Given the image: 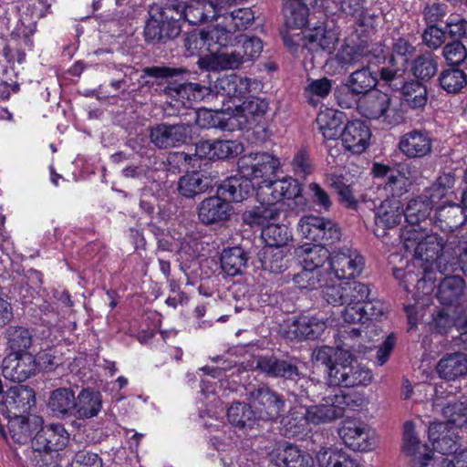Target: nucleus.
Returning a JSON list of instances; mask_svg holds the SVG:
<instances>
[{
    "label": "nucleus",
    "mask_w": 467,
    "mask_h": 467,
    "mask_svg": "<svg viewBox=\"0 0 467 467\" xmlns=\"http://www.w3.org/2000/svg\"><path fill=\"white\" fill-rule=\"evenodd\" d=\"M222 11L223 7L213 0L183 1V21L191 25L207 22L210 18L215 21L217 12Z\"/></svg>",
    "instance_id": "33"
},
{
    "label": "nucleus",
    "mask_w": 467,
    "mask_h": 467,
    "mask_svg": "<svg viewBox=\"0 0 467 467\" xmlns=\"http://www.w3.org/2000/svg\"><path fill=\"white\" fill-rule=\"evenodd\" d=\"M414 259L412 265H407L405 269L395 268L393 275L407 292H413L415 301L423 299V296L431 295L435 288V272L438 270L441 274L453 273L454 264H449L445 254H438L436 258L427 261L417 257L413 253H410Z\"/></svg>",
    "instance_id": "3"
},
{
    "label": "nucleus",
    "mask_w": 467,
    "mask_h": 467,
    "mask_svg": "<svg viewBox=\"0 0 467 467\" xmlns=\"http://www.w3.org/2000/svg\"><path fill=\"white\" fill-rule=\"evenodd\" d=\"M254 85V80L237 74L225 75L219 78L214 84V90L217 95L228 98H241L248 93Z\"/></svg>",
    "instance_id": "35"
},
{
    "label": "nucleus",
    "mask_w": 467,
    "mask_h": 467,
    "mask_svg": "<svg viewBox=\"0 0 467 467\" xmlns=\"http://www.w3.org/2000/svg\"><path fill=\"white\" fill-rule=\"evenodd\" d=\"M192 134V127L186 123L158 124L150 129V141L160 149L178 147L184 144Z\"/></svg>",
    "instance_id": "16"
},
{
    "label": "nucleus",
    "mask_w": 467,
    "mask_h": 467,
    "mask_svg": "<svg viewBox=\"0 0 467 467\" xmlns=\"http://www.w3.org/2000/svg\"><path fill=\"white\" fill-rule=\"evenodd\" d=\"M207 187L201 175L196 172L185 174L180 178L178 182L179 192L187 198L203 192Z\"/></svg>",
    "instance_id": "61"
},
{
    "label": "nucleus",
    "mask_w": 467,
    "mask_h": 467,
    "mask_svg": "<svg viewBox=\"0 0 467 467\" xmlns=\"http://www.w3.org/2000/svg\"><path fill=\"white\" fill-rule=\"evenodd\" d=\"M232 205L221 195L204 199L198 207V217L205 224L226 221L230 218Z\"/></svg>",
    "instance_id": "31"
},
{
    "label": "nucleus",
    "mask_w": 467,
    "mask_h": 467,
    "mask_svg": "<svg viewBox=\"0 0 467 467\" xmlns=\"http://www.w3.org/2000/svg\"><path fill=\"white\" fill-rule=\"evenodd\" d=\"M465 280L459 275H447L438 286L437 298L442 305L457 303L464 295Z\"/></svg>",
    "instance_id": "45"
},
{
    "label": "nucleus",
    "mask_w": 467,
    "mask_h": 467,
    "mask_svg": "<svg viewBox=\"0 0 467 467\" xmlns=\"http://www.w3.org/2000/svg\"><path fill=\"white\" fill-rule=\"evenodd\" d=\"M280 167V161L267 152L244 154L238 160V171L251 182L255 179L267 180Z\"/></svg>",
    "instance_id": "12"
},
{
    "label": "nucleus",
    "mask_w": 467,
    "mask_h": 467,
    "mask_svg": "<svg viewBox=\"0 0 467 467\" xmlns=\"http://www.w3.org/2000/svg\"><path fill=\"white\" fill-rule=\"evenodd\" d=\"M342 112L329 109L321 111L317 115V122L326 140H333L342 135Z\"/></svg>",
    "instance_id": "51"
},
{
    "label": "nucleus",
    "mask_w": 467,
    "mask_h": 467,
    "mask_svg": "<svg viewBox=\"0 0 467 467\" xmlns=\"http://www.w3.org/2000/svg\"><path fill=\"white\" fill-rule=\"evenodd\" d=\"M337 356L339 361L334 362L327 371V387L353 388L371 382V371L355 360L348 351L338 352Z\"/></svg>",
    "instance_id": "6"
},
{
    "label": "nucleus",
    "mask_w": 467,
    "mask_h": 467,
    "mask_svg": "<svg viewBox=\"0 0 467 467\" xmlns=\"http://www.w3.org/2000/svg\"><path fill=\"white\" fill-rule=\"evenodd\" d=\"M259 186L256 195L268 199L272 203H278L283 199H295L301 194V185L297 180L292 177H285L276 181H264Z\"/></svg>",
    "instance_id": "21"
},
{
    "label": "nucleus",
    "mask_w": 467,
    "mask_h": 467,
    "mask_svg": "<svg viewBox=\"0 0 467 467\" xmlns=\"http://www.w3.org/2000/svg\"><path fill=\"white\" fill-rule=\"evenodd\" d=\"M227 418L232 425L239 428H250L258 419L251 405L244 402H234L227 410Z\"/></svg>",
    "instance_id": "54"
},
{
    "label": "nucleus",
    "mask_w": 467,
    "mask_h": 467,
    "mask_svg": "<svg viewBox=\"0 0 467 467\" xmlns=\"http://www.w3.org/2000/svg\"><path fill=\"white\" fill-rule=\"evenodd\" d=\"M262 238L265 246L285 248L291 234L285 224L272 223L262 229Z\"/></svg>",
    "instance_id": "56"
},
{
    "label": "nucleus",
    "mask_w": 467,
    "mask_h": 467,
    "mask_svg": "<svg viewBox=\"0 0 467 467\" xmlns=\"http://www.w3.org/2000/svg\"><path fill=\"white\" fill-rule=\"evenodd\" d=\"M223 11L217 12L215 18V28L226 33L227 43L225 47H233L237 37L234 33L244 30L254 20V12L250 8H238L230 11L222 5Z\"/></svg>",
    "instance_id": "14"
},
{
    "label": "nucleus",
    "mask_w": 467,
    "mask_h": 467,
    "mask_svg": "<svg viewBox=\"0 0 467 467\" xmlns=\"http://www.w3.org/2000/svg\"><path fill=\"white\" fill-rule=\"evenodd\" d=\"M257 198L260 205L244 213L243 221L250 227H261L264 229L278 218L280 209L275 203L270 202L265 197L257 196Z\"/></svg>",
    "instance_id": "34"
},
{
    "label": "nucleus",
    "mask_w": 467,
    "mask_h": 467,
    "mask_svg": "<svg viewBox=\"0 0 467 467\" xmlns=\"http://www.w3.org/2000/svg\"><path fill=\"white\" fill-rule=\"evenodd\" d=\"M36 370V359L28 352H13L4 358L2 364L3 376L11 381H25L34 375Z\"/></svg>",
    "instance_id": "20"
},
{
    "label": "nucleus",
    "mask_w": 467,
    "mask_h": 467,
    "mask_svg": "<svg viewBox=\"0 0 467 467\" xmlns=\"http://www.w3.org/2000/svg\"><path fill=\"white\" fill-rule=\"evenodd\" d=\"M164 94L186 105V102L202 100L206 88L197 83H171L163 90Z\"/></svg>",
    "instance_id": "44"
},
{
    "label": "nucleus",
    "mask_w": 467,
    "mask_h": 467,
    "mask_svg": "<svg viewBox=\"0 0 467 467\" xmlns=\"http://www.w3.org/2000/svg\"><path fill=\"white\" fill-rule=\"evenodd\" d=\"M284 434L288 437L297 436L307 430L310 421L306 415V407H294L290 410L288 415L283 419Z\"/></svg>",
    "instance_id": "52"
},
{
    "label": "nucleus",
    "mask_w": 467,
    "mask_h": 467,
    "mask_svg": "<svg viewBox=\"0 0 467 467\" xmlns=\"http://www.w3.org/2000/svg\"><path fill=\"white\" fill-rule=\"evenodd\" d=\"M441 88L447 93H457L467 84L465 73L458 68L442 70L439 76Z\"/></svg>",
    "instance_id": "57"
},
{
    "label": "nucleus",
    "mask_w": 467,
    "mask_h": 467,
    "mask_svg": "<svg viewBox=\"0 0 467 467\" xmlns=\"http://www.w3.org/2000/svg\"><path fill=\"white\" fill-rule=\"evenodd\" d=\"M306 40L310 50L331 53L338 42V32L333 25L322 23L310 29L306 36Z\"/></svg>",
    "instance_id": "32"
},
{
    "label": "nucleus",
    "mask_w": 467,
    "mask_h": 467,
    "mask_svg": "<svg viewBox=\"0 0 467 467\" xmlns=\"http://www.w3.org/2000/svg\"><path fill=\"white\" fill-rule=\"evenodd\" d=\"M254 183L242 174L226 179L217 190V194L230 203L240 202L247 199L254 192Z\"/></svg>",
    "instance_id": "37"
},
{
    "label": "nucleus",
    "mask_w": 467,
    "mask_h": 467,
    "mask_svg": "<svg viewBox=\"0 0 467 467\" xmlns=\"http://www.w3.org/2000/svg\"><path fill=\"white\" fill-rule=\"evenodd\" d=\"M293 282L300 289L313 290L323 287V294L327 286H337L331 284L327 271L312 270L307 267H302V270L293 276Z\"/></svg>",
    "instance_id": "48"
},
{
    "label": "nucleus",
    "mask_w": 467,
    "mask_h": 467,
    "mask_svg": "<svg viewBox=\"0 0 467 467\" xmlns=\"http://www.w3.org/2000/svg\"><path fill=\"white\" fill-rule=\"evenodd\" d=\"M377 83V73L371 69L369 64H365L349 75L347 87L355 94L367 95L376 87Z\"/></svg>",
    "instance_id": "46"
},
{
    "label": "nucleus",
    "mask_w": 467,
    "mask_h": 467,
    "mask_svg": "<svg viewBox=\"0 0 467 467\" xmlns=\"http://www.w3.org/2000/svg\"><path fill=\"white\" fill-rule=\"evenodd\" d=\"M455 178L451 173H444L425 192V196L434 204L445 197L453 188Z\"/></svg>",
    "instance_id": "60"
},
{
    "label": "nucleus",
    "mask_w": 467,
    "mask_h": 467,
    "mask_svg": "<svg viewBox=\"0 0 467 467\" xmlns=\"http://www.w3.org/2000/svg\"><path fill=\"white\" fill-rule=\"evenodd\" d=\"M365 267V259L351 247L333 251L328 263L327 275L331 284L335 280H351L359 276Z\"/></svg>",
    "instance_id": "8"
},
{
    "label": "nucleus",
    "mask_w": 467,
    "mask_h": 467,
    "mask_svg": "<svg viewBox=\"0 0 467 467\" xmlns=\"http://www.w3.org/2000/svg\"><path fill=\"white\" fill-rule=\"evenodd\" d=\"M7 344L14 352L21 353L32 343V337L28 329L22 327H9L5 332Z\"/></svg>",
    "instance_id": "62"
},
{
    "label": "nucleus",
    "mask_w": 467,
    "mask_h": 467,
    "mask_svg": "<svg viewBox=\"0 0 467 467\" xmlns=\"http://www.w3.org/2000/svg\"><path fill=\"white\" fill-rule=\"evenodd\" d=\"M432 208L433 203L425 195L410 200L404 209V218L408 225L400 234L406 252L413 253L417 257L427 261L436 258L443 250V239L420 226L429 218Z\"/></svg>",
    "instance_id": "1"
},
{
    "label": "nucleus",
    "mask_w": 467,
    "mask_h": 467,
    "mask_svg": "<svg viewBox=\"0 0 467 467\" xmlns=\"http://www.w3.org/2000/svg\"><path fill=\"white\" fill-rule=\"evenodd\" d=\"M442 414L447 421L444 423L455 430L467 426V402H453L442 408Z\"/></svg>",
    "instance_id": "59"
},
{
    "label": "nucleus",
    "mask_w": 467,
    "mask_h": 467,
    "mask_svg": "<svg viewBox=\"0 0 467 467\" xmlns=\"http://www.w3.org/2000/svg\"><path fill=\"white\" fill-rule=\"evenodd\" d=\"M268 109V103L262 99L253 97L234 108H223L229 115L231 129L237 127L239 130L249 129L260 122Z\"/></svg>",
    "instance_id": "11"
},
{
    "label": "nucleus",
    "mask_w": 467,
    "mask_h": 467,
    "mask_svg": "<svg viewBox=\"0 0 467 467\" xmlns=\"http://www.w3.org/2000/svg\"><path fill=\"white\" fill-rule=\"evenodd\" d=\"M372 173L376 178H387L384 189L391 193V198L410 192L417 180V170L408 163H399L391 168L376 162L373 164Z\"/></svg>",
    "instance_id": "7"
},
{
    "label": "nucleus",
    "mask_w": 467,
    "mask_h": 467,
    "mask_svg": "<svg viewBox=\"0 0 467 467\" xmlns=\"http://www.w3.org/2000/svg\"><path fill=\"white\" fill-rule=\"evenodd\" d=\"M249 400L255 409L258 419L274 420L278 419L285 409V399L266 385L253 388L248 392Z\"/></svg>",
    "instance_id": "10"
},
{
    "label": "nucleus",
    "mask_w": 467,
    "mask_h": 467,
    "mask_svg": "<svg viewBox=\"0 0 467 467\" xmlns=\"http://www.w3.org/2000/svg\"><path fill=\"white\" fill-rule=\"evenodd\" d=\"M436 371L439 377L454 381L467 375V357L461 352L446 354L438 362Z\"/></svg>",
    "instance_id": "39"
},
{
    "label": "nucleus",
    "mask_w": 467,
    "mask_h": 467,
    "mask_svg": "<svg viewBox=\"0 0 467 467\" xmlns=\"http://www.w3.org/2000/svg\"><path fill=\"white\" fill-rule=\"evenodd\" d=\"M358 109L361 114L372 119H382L388 123H392L391 98L379 90H373L365 95L358 102Z\"/></svg>",
    "instance_id": "22"
},
{
    "label": "nucleus",
    "mask_w": 467,
    "mask_h": 467,
    "mask_svg": "<svg viewBox=\"0 0 467 467\" xmlns=\"http://www.w3.org/2000/svg\"><path fill=\"white\" fill-rule=\"evenodd\" d=\"M227 36L213 26L207 30L189 33L185 37L184 46L192 56L201 55L204 51L211 54L217 48L225 47Z\"/></svg>",
    "instance_id": "17"
},
{
    "label": "nucleus",
    "mask_w": 467,
    "mask_h": 467,
    "mask_svg": "<svg viewBox=\"0 0 467 467\" xmlns=\"http://www.w3.org/2000/svg\"><path fill=\"white\" fill-rule=\"evenodd\" d=\"M467 221L463 208L455 202H448L436 209L434 224L442 232H453Z\"/></svg>",
    "instance_id": "38"
},
{
    "label": "nucleus",
    "mask_w": 467,
    "mask_h": 467,
    "mask_svg": "<svg viewBox=\"0 0 467 467\" xmlns=\"http://www.w3.org/2000/svg\"><path fill=\"white\" fill-rule=\"evenodd\" d=\"M312 0H285L284 6L285 24L290 29H301L308 24Z\"/></svg>",
    "instance_id": "42"
},
{
    "label": "nucleus",
    "mask_w": 467,
    "mask_h": 467,
    "mask_svg": "<svg viewBox=\"0 0 467 467\" xmlns=\"http://www.w3.org/2000/svg\"><path fill=\"white\" fill-rule=\"evenodd\" d=\"M227 47L217 48L209 56L200 57L198 64L200 67L207 70H227L239 67L244 63V56L241 50L228 52Z\"/></svg>",
    "instance_id": "29"
},
{
    "label": "nucleus",
    "mask_w": 467,
    "mask_h": 467,
    "mask_svg": "<svg viewBox=\"0 0 467 467\" xmlns=\"http://www.w3.org/2000/svg\"><path fill=\"white\" fill-rule=\"evenodd\" d=\"M343 442L353 451H369L377 445V435L366 423L346 420L338 430Z\"/></svg>",
    "instance_id": "13"
},
{
    "label": "nucleus",
    "mask_w": 467,
    "mask_h": 467,
    "mask_svg": "<svg viewBox=\"0 0 467 467\" xmlns=\"http://www.w3.org/2000/svg\"><path fill=\"white\" fill-rule=\"evenodd\" d=\"M270 461L276 467H315L312 456L292 444L274 450Z\"/></svg>",
    "instance_id": "30"
},
{
    "label": "nucleus",
    "mask_w": 467,
    "mask_h": 467,
    "mask_svg": "<svg viewBox=\"0 0 467 467\" xmlns=\"http://www.w3.org/2000/svg\"><path fill=\"white\" fill-rule=\"evenodd\" d=\"M370 137V130L363 121L352 120L344 127L341 140L346 150L360 154L368 148Z\"/></svg>",
    "instance_id": "28"
},
{
    "label": "nucleus",
    "mask_w": 467,
    "mask_h": 467,
    "mask_svg": "<svg viewBox=\"0 0 467 467\" xmlns=\"http://www.w3.org/2000/svg\"><path fill=\"white\" fill-rule=\"evenodd\" d=\"M258 259L265 271L280 274L288 267L286 248L265 246L258 253Z\"/></svg>",
    "instance_id": "43"
},
{
    "label": "nucleus",
    "mask_w": 467,
    "mask_h": 467,
    "mask_svg": "<svg viewBox=\"0 0 467 467\" xmlns=\"http://www.w3.org/2000/svg\"><path fill=\"white\" fill-rule=\"evenodd\" d=\"M102 408L100 392L83 389L76 398V409L73 416L78 419H90L99 414Z\"/></svg>",
    "instance_id": "41"
},
{
    "label": "nucleus",
    "mask_w": 467,
    "mask_h": 467,
    "mask_svg": "<svg viewBox=\"0 0 467 467\" xmlns=\"http://www.w3.org/2000/svg\"><path fill=\"white\" fill-rule=\"evenodd\" d=\"M297 229L304 238L315 242V244H322L324 247L334 244L341 236L337 223L315 215L301 218Z\"/></svg>",
    "instance_id": "9"
},
{
    "label": "nucleus",
    "mask_w": 467,
    "mask_h": 467,
    "mask_svg": "<svg viewBox=\"0 0 467 467\" xmlns=\"http://www.w3.org/2000/svg\"><path fill=\"white\" fill-rule=\"evenodd\" d=\"M47 408L57 418L73 416L76 409V397L72 389L59 388L53 390L48 399Z\"/></svg>",
    "instance_id": "40"
},
{
    "label": "nucleus",
    "mask_w": 467,
    "mask_h": 467,
    "mask_svg": "<svg viewBox=\"0 0 467 467\" xmlns=\"http://www.w3.org/2000/svg\"><path fill=\"white\" fill-rule=\"evenodd\" d=\"M326 328L327 323L323 318L301 316L287 325L285 335L290 339H316Z\"/></svg>",
    "instance_id": "26"
},
{
    "label": "nucleus",
    "mask_w": 467,
    "mask_h": 467,
    "mask_svg": "<svg viewBox=\"0 0 467 467\" xmlns=\"http://www.w3.org/2000/svg\"><path fill=\"white\" fill-rule=\"evenodd\" d=\"M415 425L412 421H406L404 424L402 450L409 458L410 467H426L435 458L432 449L423 443L415 432Z\"/></svg>",
    "instance_id": "15"
},
{
    "label": "nucleus",
    "mask_w": 467,
    "mask_h": 467,
    "mask_svg": "<svg viewBox=\"0 0 467 467\" xmlns=\"http://www.w3.org/2000/svg\"><path fill=\"white\" fill-rule=\"evenodd\" d=\"M401 88L402 99L411 109L423 108L428 100L425 85L418 80L403 83Z\"/></svg>",
    "instance_id": "55"
},
{
    "label": "nucleus",
    "mask_w": 467,
    "mask_h": 467,
    "mask_svg": "<svg viewBox=\"0 0 467 467\" xmlns=\"http://www.w3.org/2000/svg\"><path fill=\"white\" fill-rule=\"evenodd\" d=\"M368 286L354 280L339 283L337 286H327L324 291V299L328 304L347 305L342 318L348 324H365L366 307H362V303L368 299Z\"/></svg>",
    "instance_id": "4"
},
{
    "label": "nucleus",
    "mask_w": 467,
    "mask_h": 467,
    "mask_svg": "<svg viewBox=\"0 0 467 467\" xmlns=\"http://www.w3.org/2000/svg\"><path fill=\"white\" fill-rule=\"evenodd\" d=\"M10 417L8 431L11 439L18 444H25L32 436V430L28 419L24 415Z\"/></svg>",
    "instance_id": "58"
},
{
    "label": "nucleus",
    "mask_w": 467,
    "mask_h": 467,
    "mask_svg": "<svg viewBox=\"0 0 467 467\" xmlns=\"http://www.w3.org/2000/svg\"><path fill=\"white\" fill-rule=\"evenodd\" d=\"M256 368L262 372L271 377H282L287 379H293L298 375L296 366L275 358H260L257 360Z\"/></svg>",
    "instance_id": "49"
},
{
    "label": "nucleus",
    "mask_w": 467,
    "mask_h": 467,
    "mask_svg": "<svg viewBox=\"0 0 467 467\" xmlns=\"http://www.w3.org/2000/svg\"><path fill=\"white\" fill-rule=\"evenodd\" d=\"M437 62L432 54H424L415 59L412 67L413 75L420 79H430L437 72Z\"/></svg>",
    "instance_id": "64"
},
{
    "label": "nucleus",
    "mask_w": 467,
    "mask_h": 467,
    "mask_svg": "<svg viewBox=\"0 0 467 467\" xmlns=\"http://www.w3.org/2000/svg\"><path fill=\"white\" fill-rule=\"evenodd\" d=\"M316 458L319 467H360L356 460L337 449L321 447Z\"/></svg>",
    "instance_id": "50"
},
{
    "label": "nucleus",
    "mask_w": 467,
    "mask_h": 467,
    "mask_svg": "<svg viewBox=\"0 0 467 467\" xmlns=\"http://www.w3.org/2000/svg\"><path fill=\"white\" fill-rule=\"evenodd\" d=\"M247 253L239 246L223 249L221 254V267L229 276L242 275L247 266Z\"/></svg>",
    "instance_id": "47"
},
{
    "label": "nucleus",
    "mask_w": 467,
    "mask_h": 467,
    "mask_svg": "<svg viewBox=\"0 0 467 467\" xmlns=\"http://www.w3.org/2000/svg\"><path fill=\"white\" fill-rule=\"evenodd\" d=\"M175 156L178 161H184L193 168L194 164L192 162L194 161L202 159L214 160L213 141L210 140H201L196 143L193 154L181 151L176 152Z\"/></svg>",
    "instance_id": "63"
},
{
    "label": "nucleus",
    "mask_w": 467,
    "mask_h": 467,
    "mask_svg": "<svg viewBox=\"0 0 467 467\" xmlns=\"http://www.w3.org/2000/svg\"><path fill=\"white\" fill-rule=\"evenodd\" d=\"M404 218V207L398 198H386L374 209L375 234L383 236L386 230L398 226Z\"/></svg>",
    "instance_id": "19"
},
{
    "label": "nucleus",
    "mask_w": 467,
    "mask_h": 467,
    "mask_svg": "<svg viewBox=\"0 0 467 467\" xmlns=\"http://www.w3.org/2000/svg\"><path fill=\"white\" fill-rule=\"evenodd\" d=\"M144 36L147 40L160 41L174 38L181 32L180 22L183 20V1L169 0L163 6L152 5L149 9Z\"/></svg>",
    "instance_id": "5"
},
{
    "label": "nucleus",
    "mask_w": 467,
    "mask_h": 467,
    "mask_svg": "<svg viewBox=\"0 0 467 467\" xmlns=\"http://www.w3.org/2000/svg\"><path fill=\"white\" fill-rule=\"evenodd\" d=\"M306 396L312 401L323 394L321 401L317 405L306 407L308 420L313 425L331 422L341 418L347 410H356L367 405L368 400L363 393H346L339 389H331L323 382L306 380Z\"/></svg>",
    "instance_id": "2"
},
{
    "label": "nucleus",
    "mask_w": 467,
    "mask_h": 467,
    "mask_svg": "<svg viewBox=\"0 0 467 467\" xmlns=\"http://www.w3.org/2000/svg\"><path fill=\"white\" fill-rule=\"evenodd\" d=\"M69 434L61 423H50L41 427L32 441V447L40 452L59 451L66 448Z\"/></svg>",
    "instance_id": "18"
},
{
    "label": "nucleus",
    "mask_w": 467,
    "mask_h": 467,
    "mask_svg": "<svg viewBox=\"0 0 467 467\" xmlns=\"http://www.w3.org/2000/svg\"><path fill=\"white\" fill-rule=\"evenodd\" d=\"M399 149L409 159L423 158L431 152L432 139L425 130H413L400 137Z\"/></svg>",
    "instance_id": "25"
},
{
    "label": "nucleus",
    "mask_w": 467,
    "mask_h": 467,
    "mask_svg": "<svg viewBox=\"0 0 467 467\" xmlns=\"http://www.w3.org/2000/svg\"><path fill=\"white\" fill-rule=\"evenodd\" d=\"M295 254L302 267L324 272L328 271L331 253L322 244L305 243L295 248Z\"/></svg>",
    "instance_id": "27"
},
{
    "label": "nucleus",
    "mask_w": 467,
    "mask_h": 467,
    "mask_svg": "<svg viewBox=\"0 0 467 467\" xmlns=\"http://www.w3.org/2000/svg\"><path fill=\"white\" fill-rule=\"evenodd\" d=\"M337 63L345 70L369 64L368 55L359 47L342 46L336 54Z\"/></svg>",
    "instance_id": "53"
},
{
    "label": "nucleus",
    "mask_w": 467,
    "mask_h": 467,
    "mask_svg": "<svg viewBox=\"0 0 467 467\" xmlns=\"http://www.w3.org/2000/svg\"><path fill=\"white\" fill-rule=\"evenodd\" d=\"M429 439L433 449L446 457L455 454L459 449V435L453 427L447 423H431L428 430Z\"/></svg>",
    "instance_id": "24"
},
{
    "label": "nucleus",
    "mask_w": 467,
    "mask_h": 467,
    "mask_svg": "<svg viewBox=\"0 0 467 467\" xmlns=\"http://www.w3.org/2000/svg\"><path fill=\"white\" fill-rule=\"evenodd\" d=\"M35 392L24 385H15L7 389L0 403L8 416L24 415L35 405Z\"/></svg>",
    "instance_id": "23"
},
{
    "label": "nucleus",
    "mask_w": 467,
    "mask_h": 467,
    "mask_svg": "<svg viewBox=\"0 0 467 467\" xmlns=\"http://www.w3.org/2000/svg\"><path fill=\"white\" fill-rule=\"evenodd\" d=\"M341 10L352 17L355 30L359 35L369 34L373 30L375 16L364 6L362 0H343Z\"/></svg>",
    "instance_id": "36"
}]
</instances>
